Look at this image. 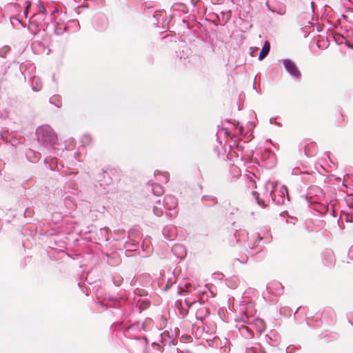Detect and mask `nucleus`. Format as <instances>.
I'll return each mask as SVG.
<instances>
[{
  "mask_svg": "<svg viewBox=\"0 0 353 353\" xmlns=\"http://www.w3.org/2000/svg\"><path fill=\"white\" fill-rule=\"evenodd\" d=\"M191 287H192V285L190 283H186L184 286L185 289L184 290L181 289V291L179 292V294H183L184 292L190 293L191 290H190V288Z\"/></svg>",
  "mask_w": 353,
  "mask_h": 353,
  "instance_id": "obj_27",
  "label": "nucleus"
},
{
  "mask_svg": "<svg viewBox=\"0 0 353 353\" xmlns=\"http://www.w3.org/2000/svg\"><path fill=\"white\" fill-rule=\"evenodd\" d=\"M202 199H203V201H212L214 203H217L216 198L212 196L205 195V196H203Z\"/></svg>",
  "mask_w": 353,
  "mask_h": 353,
  "instance_id": "obj_28",
  "label": "nucleus"
},
{
  "mask_svg": "<svg viewBox=\"0 0 353 353\" xmlns=\"http://www.w3.org/2000/svg\"><path fill=\"white\" fill-rule=\"evenodd\" d=\"M199 1V0H191V3L195 7Z\"/></svg>",
  "mask_w": 353,
  "mask_h": 353,
  "instance_id": "obj_42",
  "label": "nucleus"
},
{
  "mask_svg": "<svg viewBox=\"0 0 353 353\" xmlns=\"http://www.w3.org/2000/svg\"><path fill=\"white\" fill-rule=\"evenodd\" d=\"M50 103L57 108H61V97L59 94H54L50 98Z\"/></svg>",
  "mask_w": 353,
  "mask_h": 353,
  "instance_id": "obj_17",
  "label": "nucleus"
},
{
  "mask_svg": "<svg viewBox=\"0 0 353 353\" xmlns=\"http://www.w3.org/2000/svg\"><path fill=\"white\" fill-rule=\"evenodd\" d=\"M185 303L186 305V306L190 308L192 305L196 303V301H194L192 302H190L187 299H185Z\"/></svg>",
  "mask_w": 353,
  "mask_h": 353,
  "instance_id": "obj_34",
  "label": "nucleus"
},
{
  "mask_svg": "<svg viewBox=\"0 0 353 353\" xmlns=\"http://www.w3.org/2000/svg\"><path fill=\"white\" fill-rule=\"evenodd\" d=\"M298 347L293 345H289L286 347V353H294L297 351Z\"/></svg>",
  "mask_w": 353,
  "mask_h": 353,
  "instance_id": "obj_29",
  "label": "nucleus"
},
{
  "mask_svg": "<svg viewBox=\"0 0 353 353\" xmlns=\"http://www.w3.org/2000/svg\"><path fill=\"white\" fill-rule=\"evenodd\" d=\"M177 249H182L184 250V248L181 245H175L173 247V251L174 252Z\"/></svg>",
  "mask_w": 353,
  "mask_h": 353,
  "instance_id": "obj_39",
  "label": "nucleus"
},
{
  "mask_svg": "<svg viewBox=\"0 0 353 353\" xmlns=\"http://www.w3.org/2000/svg\"><path fill=\"white\" fill-rule=\"evenodd\" d=\"M340 24L342 25L344 28H345V26L347 27L345 25H343L342 22H340Z\"/></svg>",
  "mask_w": 353,
  "mask_h": 353,
  "instance_id": "obj_51",
  "label": "nucleus"
},
{
  "mask_svg": "<svg viewBox=\"0 0 353 353\" xmlns=\"http://www.w3.org/2000/svg\"><path fill=\"white\" fill-rule=\"evenodd\" d=\"M340 24L342 25L344 28H345V26L347 27L345 25H343L342 22H340Z\"/></svg>",
  "mask_w": 353,
  "mask_h": 353,
  "instance_id": "obj_50",
  "label": "nucleus"
},
{
  "mask_svg": "<svg viewBox=\"0 0 353 353\" xmlns=\"http://www.w3.org/2000/svg\"><path fill=\"white\" fill-rule=\"evenodd\" d=\"M33 153L32 151H30L29 153H27V157L29 158L30 157V154Z\"/></svg>",
  "mask_w": 353,
  "mask_h": 353,
  "instance_id": "obj_46",
  "label": "nucleus"
},
{
  "mask_svg": "<svg viewBox=\"0 0 353 353\" xmlns=\"http://www.w3.org/2000/svg\"><path fill=\"white\" fill-rule=\"evenodd\" d=\"M323 260L327 266H332L335 262L334 256L332 252H327L324 256Z\"/></svg>",
  "mask_w": 353,
  "mask_h": 353,
  "instance_id": "obj_16",
  "label": "nucleus"
},
{
  "mask_svg": "<svg viewBox=\"0 0 353 353\" xmlns=\"http://www.w3.org/2000/svg\"><path fill=\"white\" fill-rule=\"evenodd\" d=\"M345 30L347 32V37H349V36L353 37V24H352V28L351 27L350 30L345 26Z\"/></svg>",
  "mask_w": 353,
  "mask_h": 353,
  "instance_id": "obj_33",
  "label": "nucleus"
},
{
  "mask_svg": "<svg viewBox=\"0 0 353 353\" xmlns=\"http://www.w3.org/2000/svg\"><path fill=\"white\" fill-rule=\"evenodd\" d=\"M262 158L263 159H269L270 163H273L275 159L274 154L268 149L264 150L263 152L262 153Z\"/></svg>",
  "mask_w": 353,
  "mask_h": 353,
  "instance_id": "obj_19",
  "label": "nucleus"
},
{
  "mask_svg": "<svg viewBox=\"0 0 353 353\" xmlns=\"http://www.w3.org/2000/svg\"><path fill=\"white\" fill-rule=\"evenodd\" d=\"M27 3H28V5L26 6V9L24 10V15L26 16V17H28V8L30 6V2H27Z\"/></svg>",
  "mask_w": 353,
  "mask_h": 353,
  "instance_id": "obj_38",
  "label": "nucleus"
},
{
  "mask_svg": "<svg viewBox=\"0 0 353 353\" xmlns=\"http://www.w3.org/2000/svg\"><path fill=\"white\" fill-rule=\"evenodd\" d=\"M312 15L309 12L301 13L298 17V22L301 26H307L312 24Z\"/></svg>",
  "mask_w": 353,
  "mask_h": 353,
  "instance_id": "obj_7",
  "label": "nucleus"
},
{
  "mask_svg": "<svg viewBox=\"0 0 353 353\" xmlns=\"http://www.w3.org/2000/svg\"><path fill=\"white\" fill-rule=\"evenodd\" d=\"M345 43L347 46L353 49V44L350 43L348 40L345 39Z\"/></svg>",
  "mask_w": 353,
  "mask_h": 353,
  "instance_id": "obj_41",
  "label": "nucleus"
},
{
  "mask_svg": "<svg viewBox=\"0 0 353 353\" xmlns=\"http://www.w3.org/2000/svg\"><path fill=\"white\" fill-rule=\"evenodd\" d=\"M350 259L353 260V248L350 251Z\"/></svg>",
  "mask_w": 353,
  "mask_h": 353,
  "instance_id": "obj_45",
  "label": "nucleus"
},
{
  "mask_svg": "<svg viewBox=\"0 0 353 353\" xmlns=\"http://www.w3.org/2000/svg\"><path fill=\"white\" fill-rule=\"evenodd\" d=\"M256 77H254V82H253V89L256 90Z\"/></svg>",
  "mask_w": 353,
  "mask_h": 353,
  "instance_id": "obj_44",
  "label": "nucleus"
},
{
  "mask_svg": "<svg viewBox=\"0 0 353 353\" xmlns=\"http://www.w3.org/2000/svg\"><path fill=\"white\" fill-rule=\"evenodd\" d=\"M240 331L241 334H245L244 332L245 331L248 333L247 337H252L253 336L252 331L250 330V329L247 326H242V327L240 329Z\"/></svg>",
  "mask_w": 353,
  "mask_h": 353,
  "instance_id": "obj_25",
  "label": "nucleus"
},
{
  "mask_svg": "<svg viewBox=\"0 0 353 353\" xmlns=\"http://www.w3.org/2000/svg\"><path fill=\"white\" fill-rule=\"evenodd\" d=\"M256 351L255 345L250 347L247 351V353H256Z\"/></svg>",
  "mask_w": 353,
  "mask_h": 353,
  "instance_id": "obj_36",
  "label": "nucleus"
},
{
  "mask_svg": "<svg viewBox=\"0 0 353 353\" xmlns=\"http://www.w3.org/2000/svg\"><path fill=\"white\" fill-rule=\"evenodd\" d=\"M281 62L285 71L292 79L295 80L301 79V72L293 61L290 59H284L281 60Z\"/></svg>",
  "mask_w": 353,
  "mask_h": 353,
  "instance_id": "obj_4",
  "label": "nucleus"
},
{
  "mask_svg": "<svg viewBox=\"0 0 353 353\" xmlns=\"http://www.w3.org/2000/svg\"><path fill=\"white\" fill-rule=\"evenodd\" d=\"M31 87L33 91L37 92L41 90L43 83L39 77L34 76L30 80Z\"/></svg>",
  "mask_w": 353,
  "mask_h": 353,
  "instance_id": "obj_10",
  "label": "nucleus"
},
{
  "mask_svg": "<svg viewBox=\"0 0 353 353\" xmlns=\"http://www.w3.org/2000/svg\"><path fill=\"white\" fill-rule=\"evenodd\" d=\"M319 210L321 213H327L330 211V207L327 205H323Z\"/></svg>",
  "mask_w": 353,
  "mask_h": 353,
  "instance_id": "obj_31",
  "label": "nucleus"
},
{
  "mask_svg": "<svg viewBox=\"0 0 353 353\" xmlns=\"http://www.w3.org/2000/svg\"><path fill=\"white\" fill-rule=\"evenodd\" d=\"M210 314L208 310L204 307L199 308L196 312V318L197 320L201 321H203V318L208 316Z\"/></svg>",
  "mask_w": 353,
  "mask_h": 353,
  "instance_id": "obj_14",
  "label": "nucleus"
},
{
  "mask_svg": "<svg viewBox=\"0 0 353 353\" xmlns=\"http://www.w3.org/2000/svg\"><path fill=\"white\" fill-rule=\"evenodd\" d=\"M236 130L235 135L243 136V127L240 125L239 122L234 124Z\"/></svg>",
  "mask_w": 353,
  "mask_h": 353,
  "instance_id": "obj_22",
  "label": "nucleus"
},
{
  "mask_svg": "<svg viewBox=\"0 0 353 353\" xmlns=\"http://www.w3.org/2000/svg\"><path fill=\"white\" fill-rule=\"evenodd\" d=\"M37 7L38 11L40 14H42L43 15L46 14V8H45L44 5L41 1L38 2Z\"/></svg>",
  "mask_w": 353,
  "mask_h": 353,
  "instance_id": "obj_26",
  "label": "nucleus"
},
{
  "mask_svg": "<svg viewBox=\"0 0 353 353\" xmlns=\"http://www.w3.org/2000/svg\"><path fill=\"white\" fill-rule=\"evenodd\" d=\"M340 219H341V217H339V218L337 219V223H338V224L339 223Z\"/></svg>",
  "mask_w": 353,
  "mask_h": 353,
  "instance_id": "obj_49",
  "label": "nucleus"
},
{
  "mask_svg": "<svg viewBox=\"0 0 353 353\" xmlns=\"http://www.w3.org/2000/svg\"><path fill=\"white\" fill-rule=\"evenodd\" d=\"M163 203H161L160 200L155 201V205L153 206V212L157 216L163 215Z\"/></svg>",
  "mask_w": 353,
  "mask_h": 353,
  "instance_id": "obj_15",
  "label": "nucleus"
},
{
  "mask_svg": "<svg viewBox=\"0 0 353 353\" xmlns=\"http://www.w3.org/2000/svg\"><path fill=\"white\" fill-rule=\"evenodd\" d=\"M125 248H126L127 250H129V251H133V250H136L138 247H139V245L137 243H135L134 241H126L125 243Z\"/></svg>",
  "mask_w": 353,
  "mask_h": 353,
  "instance_id": "obj_20",
  "label": "nucleus"
},
{
  "mask_svg": "<svg viewBox=\"0 0 353 353\" xmlns=\"http://www.w3.org/2000/svg\"><path fill=\"white\" fill-rule=\"evenodd\" d=\"M258 238H259V241H261V240L262 239V237H261V236H258Z\"/></svg>",
  "mask_w": 353,
  "mask_h": 353,
  "instance_id": "obj_54",
  "label": "nucleus"
},
{
  "mask_svg": "<svg viewBox=\"0 0 353 353\" xmlns=\"http://www.w3.org/2000/svg\"><path fill=\"white\" fill-rule=\"evenodd\" d=\"M178 201L175 196L172 195H166L163 201V207L170 211H172L177 206Z\"/></svg>",
  "mask_w": 353,
  "mask_h": 353,
  "instance_id": "obj_6",
  "label": "nucleus"
},
{
  "mask_svg": "<svg viewBox=\"0 0 353 353\" xmlns=\"http://www.w3.org/2000/svg\"><path fill=\"white\" fill-rule=\"evenodd\" d=\"M179 305H180V312H181V314H183V315L185 314H186V311H185V310H184V309L182 307V306H181V302L179 303Z\"/></svg>",
  "mask_w": 353,
  "mask_h": 353,
  "instance_id": "obj_40",
  "label": "nucleus"
},
{
  "mask_svg": "<svg viewBox=\"0 0 353 353\" xmlns=\"http://www.w3.org/2000/svg\"><path fill=\"white\" fill-rule=\"evenodd\" d=\"M55 12H56V10L52 11L51 13H50V16H52L54 14Z\"/></svg>",
  "mask_w": 353,
  "mask_h": 353,
  "instance_id": "obj_47",
  "label": "nucleus"
},
{
  "mask_svg": "<svg viewBox=\"0 0 353 353\" xmlns=\"http://www.w3.org/2000/svg\"><path fill=\"white\" fill-rule=\"evenodd\" d=\"M311 6H312V10H313V9H314V8H313V6H314V2H313V1H311Z\"/></svg>",
  "mask_w": 353,
  "mask_h": 353,
  "instance_id": "obj_48",
  "label": "nucleus"
},
{
  "mask_svg": "<svg viewBox=\"0 0 353 353\" xmlns=\"http://www.w3.org/2000/svg\"><path fill=\"white\" fill-rule=\"evenodd\" d=\"M312 191L315 192V195L316 196H319V195L322 194V190L319 188H310L308 190L307 194L310 196H312Z\"/></svg>",
  "mask_w": 353,
  "mask_h": 353,
  "instance_id": "obj_24",
  "label": "nucleus"
},
{
  "mask_svg": "<svg viewBox=\"0 0 353 353\" xmlns=\"http://www.w3.org/2000/svg\"><path fill=\"white\" fill-rule=\"evenodd\" d=\"M272 192H274V181H268L259 192L252 191V194L259 205L266 207L272 202Z\"/></svg>",
  "mask_w": 353,
  "mask_h": 353,
  "instance_id": "obj_2",
  "label": "nucleus"
},
{
  "mask_svg": "<svg viewBox=\"0 0 353 353\" xmlns=\"http://www.w3.org/2000/svg\"><path fill=\"white\" fill-rule=\"evenodd\" d=\"M54 32H55V33H56V34H61V28H57V27H56V28H55V30H54Z\"/></svg>",
  "mask_w": 353,
  "mask_h": 353,
  "instance_id": "obj_43",
  "label": "nucleus"
},
{
  "mask_svg": "<svg viewBox=\"0 0 353 353\" xmlns=\"http://www.w3.org/2000/svg\"><path fill=\"white\" fill-rule=\"evenodd\" d=\"M175 232L174 227L172 225L165 226L162 230V234L166 240H171Z\"/></svg>",
  "mask_w": 353,
  "mask_h": 353,
  "instance_id": "obj_9",
  "label": "nucleus"
},
{
  "mask_svg": "<svg viewBox=\"0 0 353 353\" xmlns=\"http://www.w3.org/2000/svg\"><path fill=\"white\" fill-rule=\"evenodd\" d=\"M247 313H248V312H245V318L247 319L246 322L248 324H250V325H252L254 327V328H255L258 332H259V333L263 332L265 328L264 321L261 319H254L250 320Z\"/></svg>",
  "mask_w": 353,
  "mask_h": 353,
  "instance_id": "obj_5",
  "label": "nucleus"
},
{
  "mask_svg": "<svg viewBox=\"0 0 353 353\" xmlns=\"http://www.w3.org/2000/svg\"><path fill=\"white\" fill-rule=\"evenodd\" d=\"M148 188H151L153 194L156 196H161L164 192L163 188L159 183H154L151 185H149Z\"/></svg>",
  "mask_w": 353,
  "mask_h": 353,
  "instance_id": "obj_11",
  "label": "nucleus"
},
{
  "mask_svg": "<svg viewBox=\"0 0 353 353\" xmlns=\"http://www.w3.org/2000/svg\"><path fill=\"white\" fill-rule=\"evenodd\" d=\"M270 50V44L268 41H265L259 55V60H263L269 53Z\"/></svg>",
  "mask_w": 353,
  "mask_h": 353,
  "instance_id": "obj_13",
  "label": "nucleus"
},
{
  "mask_svg": "<svg viewBox=\"0 0 353 353\" xmlns=\"http://www.w3.org/2000/svg\"><path fill=\"white\" fill-rule=\"evenodd\" d=\"M10 50L9 47H5L2 50L0 51V56L5 57V54H3V51L8 52Z\"/></svg>",
  "mask_w": 353,
  "mask_h": 353,
  "instance_id": "obj_37",
  "label": "nucleus"
},
{
  "mask_svg": "<svg viewBox=\"0 0 353 353\" xmlns=\"http://www.w3.org/2000/svg\"><path fill=\"white\" fill-rule=\"evenodd\" d=\"M272 198V202L276 205H284L286 201H290L287 188L274 181V192Z\"/></svg>",
  "mask_w": 353,
  "mask_h": 353,
  "instance_id": "obj_3",
  "label": "nucleus"
},
{
  "mask_svg": "<svg viewBox=\"0 0 353 353\" xmlns=\"http://www.w3.org/2000/svg\"><path fill=\"white\" fill-rule=\"evenodd\" d=\"M122 281L123 279L121 278H117V279H114V284L116 285V286H120L122 283Z\"/></svg>",
  "mask_w": 353,
  "mask_h": 353,
  "instance_id": "obj_32",
  "label": "nucleus"
},
{
  "mask_svg": "<svg viewBox=\"0 0 353 353\" xmlns=\"http://www.w3.org/2000/svg\"><path fill=\"white\" fill-rule=\"evenodd\" d=\"M332 209L330 210V214L333 216V217H336L337 216V214H336V210L334 208V205H332L331 206Z\"/></svg>",
  "mask_w": 353,
  "mask_h": 353,
  "instance_id": "obj_35",
  "label": "nucleus"
},
{
  "mask_svg": "<svg viewBox=\"0 0 353 353\" xmlns=\"http://www.w3.org/2000/svg\"><path fill=\"white\" fill-rule=\"evenodd\" d=\"M342 17H343V18H344V19H345V18H346V16H345V15H344V14H342Z\"/></svg>",
  "mask_w": 353,
  "mask_h": 353,
  "instance_id": "obj_53",
  "label": "nucleus"
},
{
  "mask_svg": "<svg viewBox=\"0 0 353 353\" xmlns=\"http://www.w3.org/2000/svg\"><path fill=\"white\" fill-rule=\"evenodd\" d=\"M143 328V325H141L139 322H137L133 323L129 326H127L125 329L124 333L126 334L130 330L137 331L141 330Z\"/></svg>",
  "mask_w": 353,
  "mask_h": 353,
  "instance_id": "obj_18",
  "label": "nucleus"
},
{
  "mask_svg": "<svg viewBox=\"0 0 353 353\" xmlns=\"http://www.w3.org/2000/svg\"><path fill=\"white\" fill-rule=\"evenodd\" d=\"M256 353H266L263 347H261L260 344L255 345Z\"/></svg>",
  "mask_w": 353,
  "mask_h": 353,
  "instance_id": "obj_30",
  "label": "nucleus"
},
{
  "mask_svg": "<svg viewBox=\"0 0 353 353\" xmlns=\"http://www.w3.org/2000/svg\"><path fill=\"white\" fill-rule=\"evenodd\" d=\"M265 340L271 345H276L280 340V336L274 330H271L265 335Z\"/></svg>",
  "mask_w": 353,
  "mask_h": 353,
  "instance_id": "obj_8",
  "label": "nucleus"
},
{
  "mask_svg": "<svg viewBox=\"0 0 353 353\" xmlns=\"http://www.w3.org/2000/svg\"><path fill=\"white\" fill-rule=\"evenodd\" d=\"M92 141V137L90 134H85L82 137L81 142L83 145H88Z\"/></svg>",
  "mask_w": 353,
  "mask_h": 353,
  "instance_id": "obj_23",
  "label": "nucleus"
},
{
  "mask_svg": "<svg viewBox=\"0 0 353 353\" xmlns=\"http://www.w3.org/2000/svg\"><path fill=\"white\" fill-rule=\"evenodd\" d=\"M229 148H230V150L231 151V148H232L231 145H229Z\"/></svg>",
  "mask_w": 353,
  "mask_h": 353,
  "instance_id": "obj_55",
  "label": "nucleus"
},
{
  "mask_svg": "<svg viewBox=\"0 0 353 353\" xmlns=\"http://www.w3.org/2000/svg\"><path fill=\"white\" fill-rule=\"evenodd\" d=\"M35 134L37 141L45 146L54 147L57 141V134L49 125L38 127Z\"/></svg>",
  "mask_w": 353,
  "mask_h": 353,
  "instance_id": "obj_1",
  "label": "nucleus"
},
{
  "mask_svg": "<svg viewBox=\"0 0 353 353\" xmlns=\"http://www.w3.org/2000/svg\"><path fill=\"white\" fill-rule=\"evenodd\" d=\"M66 29H67V28L65 26V27L63 28V31H65V30H66Z\"/></svg>",
  "mask_w": 353,
  "mask_h": 353,
  "instance_id": "obj_52",
  "label": "nucleus"
},
{
  "mask_svg": "<svg viewBox=\"0 0 353 353\" xmlns=\"http://www.w3.org/2000/svg\"><path fill=\"white\" fill-rule=\"evenodd\" d=\"M268 289L270 292H273L274 290H275L276 291L275 294L276 295L282 294L283 292V288L281 283H275L274 284L270 285L268 286Z\"/></svg>",
  "mask_w": 353,
  "mask_h": 353,
  "instance_id": "obj_12",
  "label": "nucleus"
},
{
  "mask_svg": "<svg viewBox=\"0 0 353 353\" xmlns=\"http://www.w3.org/2000/svg\"><path fill=\"white\" fill-rule=\"evenodd\" d=\"M154 175L157 177V180L161 183H165L168 181L167 173H161V172L156 173L155 172Z\"/></svg>",
  "mask_w": 353,
  "mask_h": 353,
  "instance_id": "obj_21",
  "label": "nucleus"
}]
</instances>
